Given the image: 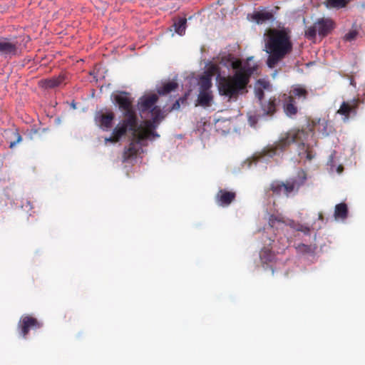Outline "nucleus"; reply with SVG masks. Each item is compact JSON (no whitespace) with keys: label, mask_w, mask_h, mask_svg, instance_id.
I'll use <instances>...</instances> for the list:
<instances>
[{"label":"nucleus","mask_w":365,"mask_h":365,"mask_svg":"<svg viewBox=\"0 0 365 365\" xmlns=\"http://www.w3.org/2000/svg\"><path fill=\"white\" fill-rule=\"evenodd\" d=\"M309 133L303 130H290L282 134L279 138L272 144H269L261 151L255 154V160L259 162H267L276 155L286 151L292 143L297 144V153L301 159L311 160L314 157L313 148L304 141Z\"/></svg>","instance_id":"1"},{"label":"nucleus","mask_w":365,"mask_h":365,"mask_svg":"<svg viewBox=\"0 0 365 365\" xmlns=\"http://www.w3.org/2000/svg\"><path fill=\"white\" fill-rule=\"evenodd\" d=\"M231 66L235 72L232 76L220 78L218 89L220 95L235 101L240 95L247 92V87L255 67L242 66L240 60L232 61Z\"/></svg>","instance_id":"2"},{"label":"nucleus","mask_w":365,"mask_h":365,"mask_svg":"<svg viewBox=\"0 0 365 365\" xmlns=\"http://www.w3.org/2000/svg\"><path fill=\"white\" fill-rule=\"evenodd\" d=\"M293 44L289 33L284 29H269L267 33L264 51L268 53L266 64L274 68L289 54Z\"/></svg>","instance_id":"3"},{"label":"nucleus","mask_w":365,"mask_h":365,"mask_svg":"<svg viewBox=\"0 0 365 365\" xmlns=\"http://www.w3.org/2000/svg\"><path fill=\"white\" fill-rule=\"evenodd\" d=\"M307 179L306 172L301 169L297 171L295 176L289 178L285 181H272L269 185L268 192H271L272 195L277 197H289L298 193L300 187L305 184Z\"/></svg>","instance_id":"4"},{"label":"nucleus","mask_w":365,"mask_h":365,"mask_svg":"<svg viewBox=\"0 0 365 365\" xmlns=\"http://www.w3.org/2000/svg\"><path fill=\"white\" fill-rule=\"evenodd\" d=\"M151 125L152 123L150 121H146L145 127L138 125L133 130H130L132 132L133 139L129 143L128 147L124 150L123 154V161L135 159L138 153L142 151V147L144 145L143 142L145 140L150 137H159L156 132L150 130Z\"/></svg>","instance_id":"5"},{"label":"nucleus","mask_w":365,"mask_h":365,"mask_svg":"<svg viewBox=\"0 0 365 365\" xmlns=\"http://www.w3.org/2000/svg\"><path fill=\"white\" fill-rule=\"evenodd\" d=\"M115 101L118 104L119 108L124 111V119L119 123L134 128L138 125V118L132 106V100L127 96V93L123 92L116 95Z\"/></svg>","instance_id":"6"},{"label":"nucleus","mask_w":365,"mask_h":365,"mask_svg":"<svg viewBox=\"0 0 365 365\" xmlns=\"http://www.w3.org/2000/svg\"><path fill=\"white\" fill-rule=\"evenodd\" d=\"M42 326L41 322L30 315H23L18 323L19 334L24 339L27 338L30 329H40Z\"/></svg>","instance_id":"7"},{"label":"nucleus","mask_w":365,"mask_h":365,"mask_svg":"<svg viewBox=\"0 0 365 365\" xmlns=\"http://www.w3.org/2000/svg\"><path fill=\"white\" fill-rule=\"evenodd\" d=\"M361 101L359 98H354L351 100L343 101L337 113L343 116V120L346 122L351 116H355L357 114L359 106Z\"/></svg>","instance_id":"8"},{"label":"nucleus","mask_w":365,"mask_h":365,"mask_svg":"<svg viewBox=\"0 0 365 365\" xmlns=\"http://www.w3.org/2000/svg\"><path fill=\"white\" fill-rule=\"evenodd\" d=\"M19 53V44L16 38H1L0 53L5 57H11L17 55Z\"/></svg>","instance_id":"9"},{"label":"nucleus","mask_w":365,"mask_h":365,"mask_svg":"<svg viewBox=\"0 0 365 365\" xmlns=\"http://www.w3.org/2000/svg\"><path fill=\"white\" fill-rule=\"evenodd\" d=\"M115 115L112 111L103 113L98 111L95 115L96 123L103 130H108L113 124Z\"/></svg>","instance_id":"10"},{"label":"nucleus","mask_w":365,"mask_h":365,"mask_svg":"<svg viewBox=\"0 0 365 365\" xmlns=\"http://www.w3.org/2000/svg\"><path fill=\"white\" fill-rule=\"evenodd\" d=\"M318 34L321 36H327L335 26L334 21L330 18H320L315 22Z\"/></svg>","instance_id":"11"},{"label":"nucleus","mask_w":365,"mask_h":365,"mask_svg":"<svg viewBox=\"0 0 365 365\" xmlns=\"http://www.w3.org/2000/svg\"><path fill=\"white\" fill-rule=\"evenodd\" d=\"M235 197L236 193L235 192L220 189L215 196V201L218 205L227 207L235 200Z\"/></svg>","instance_id":"12"},{"label":"nucleus","mask_w":365,"mask_h":365,"mask_svg":"<svg viewBox=\"0 0 365 365\" xmlns=\"http://www.w3.org/2000/svg\"><path fill=\"white\" fill-rule=\"evenodd\" d=\"M134 128L128 125H125L123 123L118 124L114 128L112 132V135L105 139L106 142L117 143L120 139L126 134L128 130H133Z\"/></svg>","instance_id":"13"},{"label":"nucleus","mask_w":365,"mask_h":365,"mask_svg":"<svg viewBox=\"0 0 365 365\" xmlns=\"http://www.w3.org/2000/svg\"><path fill=\"white\" fill-rule=\"evenodd\" d=\"M158 100V97L156 94L143 96L140 98L139 110L141 113L150 111L153 107L155 106V103H157Z\"/></svg>","instance_id":"14"},{"label":"nucleus","mask_w":365,"mask_h":365,"mask_svg":"<svg viewBox=\"0 0 365 365\" xmlns=\"http://www.w3.org/2000/svg\"><path fill=\"white\" fill-rule=\"evenodd\" d=\"M260 106L263 115L272 116L277 111V100L274 97L270 98L267 101H261Z\"/></svg>","instance_id":"15"},{"label":"nucleus","mask_w":365,"mask_h":365,"mask_svg":"<svg viewBox=\"0 0 365 365\" xmlns=\"http://www.w3.org/2000/svg\"><path fill=\"white\" fill-rule=\"evenodd\" d=\"M213 95L212 91H200L195 106L207 108L212 106Z\"/></svg>","instance_id":"16"},{"label":"nucleus","mask_w":365,"mask_h":365,"mask_svg":"<svg viewBox=\"0 0 365 365\" xmlns=\"http://www.w3.org/2000/svg\"><path fill=\"white\" fill-rule=\"evenodd\" d=\"M312 123L314 129L322 133L323 136H327L331 132V126L329 125L328 120L324 118L313 120Z\"/></svg>","instance_id":"17"},{"label":"nucleus","mask_w":365,"mask_h":365,"mask_svg":"<svg viewBox=\"0 0 365 365\" xmlns=\"http://www.w3.org/2000/svg\"><path fill=\"white\" fill-rule=\"evenodd\" d=\"M309 92L306 88L302 85L297 84L292 87L289 96H293V98L304 101L307 98Z\"/></svg>","instance_id":"18"},{"label":"nucleus","mask_w":365,"mask_h":365,"mask_svg":"<svg viewBox=\"0 0 365 365\" xmlns=\"http://www.w3.org/2000/svg\"><path fill=\"white\" fill-rule=\"evenodd\" d=\"M284 110L285 113L289 116L295 115L297 113L295 100L293 98V96H288L287 95H284Z\"/></svg>","instance_id":"19"},{"label":"nucleus","mask_w":365,"mask_h":365,"mask_svg":"<svg viewBox=\"0 0 365 365\" xmlns=\"http://www.w3.org/2000/svg\"><path fill=\"white\" fill-rule=\"evenodd\" d=\"M259 257L263 264L268 265L276 261L275 254L268 248H264L260 251Z\"/></svg>","instance_id":"20"},{"label":"nucleus","mask_w":365,"mask_h":365,"mask_svg":"<svg viewBox=\"0 0 365 365\" xmlns=\"http://www.w3.org/2000/svg\"><path fill=\"white\" fill-rule=\"evenodd\" d=\"M64 81V76L59 75L51 78H47L41 81L42 86L45 88H54L60 86Z\"/></svg>","instance_id":"21"},{"label":"nucleus","mask_w":365,"mask_h":365,"mask_svg":"<svg viewBox=\"0 0 365 365\" xmlns=\"http://www.w3.org/2000/svg\"><path fill=\"white\" fill-rule=\"evenodd\" d=\"M178 87V83L175 81H169L163 84L162 86L158 88V93L160 96L169 94L174 91Z\"/></svg>","instance_id":"22"},{"label":"nucleus","mask_w":365,"mask_h":365,"mask_svg":"<svg viewBox=\"0 0 365 365\" xmlns=\"http://www.w3.org/2000/svg\"><path fill=\"white\" fill-rule=\"evenodd\" d=\"M348 215V207L346 204L341 202L337 204L334 209V217L336 220H344Z\"/></svg>","instance_id":"23"},{"label":"nucleus","mask_w":365,"mask_h":365,"mask_svg":"<svg viewBox=\"0 0 365 365\" xmlns=\"http://www.w3.org/2000/svg\"><path fill=\"white\" fill-rule=\"evenodd\" d=\"M149 112L150 113L152 118V120H149L152 123L150 129V130L154 131L153 130L155 128V123H158V120L163 118L162 111L160 107L155 106ZM146 121L147 120L144 121L145 125Z\"/></svg>","instance_id":"24"},{"label":"nucleus","mask_w":365,"mask_h":365,"mask_svg":"<svg viewBox=\"0 0 365 365\" xmlns=\"http://www.w3.org/2000/svg\"><path fill=\"white\" fill-rule=\"evenodd\" d=\"M349 0H325L324 2L327 9H340L346 6Z\"/></svg>","instance_id":"25"},{"label":"nucleus","mask_w":365,"mask_h":365,"mask_svg":"<svg viewBox=\"0 0 365 365\" xmlns=\"http://www.w3.org/2000/svg\"><path fill=\"white\" fill-rule=\"evenodd\" d=\"M187 26V19L185 18H179L178 19L175 20L173 23V26L174 27L175 31L180 35L182 36L185 33Z\"/></svg>","instance_id":"26"},{"label":"nucleus","mask_w":365,"mask_h":365,"mask_svg":"<svg viewBox=\"0 0 365 365\" xmlns=\"http://www.w3.org/2000/svg\"><path fill=\"white\" fill-rule=\"evenodd\" d=\"M253 18L259 24L272 19L273 14L269 11H257L254 14Z\"/></svg>","instance_id":"27"},{"label":"nucleus","mask_w":365,"mask_h":365,"mask_svg":"<svg viewBox=\"0 0 365 365\" xmlns=\"http://www.w3.org/2000/svg\"><path fill=\"white\" fill-rule=\"evenodd\" d=\"M212 87L211 78L210 76H203L200 81V91H211Z\"/></svg>","instance_id":"28"},{"label":"nucleus","mask_w":365,"mask_h":365,"mask_svg":"<svg viewBox=\"0 0 365 365\" xmlns=\"http://www.w3.org/2000/svg\"><path fill=\"white\" fill-rule=\"evenodd\" d=\"M284 220L282 217H281L279 215H270L269 219V225L271 227H273L277 226V225L284 224Z\"/></svg>","instance_id":"29"},{"label":"nucleus","mask_w":365,"mask_h":365,"mask_svg":"<svg viewBox=\"0 0 365 365\" xmlns=\"http://www.w3.org/2000/svg\"><path fill=\"white\" fill-rule=\"evenodd\" d=\"M317 33H318L317 27L314 23L313 26H309L305 31V36L309 39H313L316 37Z\"/></svg>","instance_id":"30"},{"label":"nucleus","mask_w":365,"mask_h":365,"mask_svg":"<svg viewBox=\"0 0 365 365\" xmlns=\"http://www.w3.org/2000/svg\"><path fill=\"white\" fill-rule=\"evenodd\" d=\"M220 73V68L216 64H212L210 65L207 71H206V76H210L211 78L212 76H215V74Z\"/></svg>","instance_id":"31"},{"label":"nucleus","mask_w":365,"mask_h":365,"mask_svg":"<svg viewBox=\"0 0 365 365\" xmlns=\"http://www.w3.org/2000/svg\"><path fill=\"white\" fill-rule=\"evenodd\" d=\"M297 250L299 252L302 253H311L314 251L313 247L311 245H307L304 244H300L297 247Z\"/></svg>","instance_id":"32"},{"label":"nucleus","mask_w":365,"mask_h":365,"mask_svg":"<svg viewBox=\"0 0 365 365\" xmlns=\"http://www.w3.org/2000/svg\"><path fill=\"white\" fill-rule=\"evenodd\" d=\"M187 96L188 94L186 93L183 97L179 98L178 100H177L173 105V107H172V109L173 110H177V109H179L180 107V102L182 103H186L187 101Z\"/></svg>","instance_id":"33"},{"label":"nucleus","mask_w":365,"mask_h":365,"mask_svg":"<svg viewBox=\"0 0 365 365\" xmlns=\"http://www.w3.org/2000/svg\"><path fill=\"white\" fill-rule=\"evenodd\" d=\"M358 32L356 30H351L344 36V39L347 41H351L356 38Z\"/></svg>","instance_id":"34"},{"label":"nucleus","mask_w":365,"mask_h":365,"mask_svg":"<svg viewBox=\"0 0 365 365\" xmlns=\"http://www.w3.org/2000/svg\"><path fill=\"white\" fill-rule=\"evenodd\" d=\"M255 96L258 98V100L260 102L264 101L263 98H264V90L262 89V88H260L257 86V87H256L255 89Z\"/></svg>","instance_id":"35"},{"label":"nucleus","mask_w":365,"mask_h":365,"mask_svg":"<svg viewBox=\"0 0 365 365\" xmlns=\"http://www.w3.org/2000/svg\"><path fill=\"white\" fill-rule=\"evenodd\" d=\"M257 86L260 88H262L263 90H269L271 87L269 82L263 79H259L257 81Z\"/></svg>","instance_id":"36"},{"label":"nucleus","mask_w":365,"mask_h":365,"mask_svg":"<svg viewBox=\"0 0 365 365\" xmlns=\"http://www.w3.org/2000/svg\"><path fill=\"white\" fill-rule=\"evenodd\" d=\"M297 230L300 231V232H304L306 235H309V232H310V228L309 227H307V226H305V225H300L297 228Z\"/></svg>","instance_id":"37"},{"label":"nucleus","mask_w":365,"mask_h":365,"mask_svg":"<svg viewBox=\"0 0 365 365\" xmlns=\"http://www.w3.org/2000/svg\"><path fill=\"white\" fill-rule=\"evenodd\" d=\"M16 136H17V140H16V141L11 142V143H10L9 147H10L11 148H12L13 147H14V146H15V145H16L17 143H19V142H20V141L21 140V135H20L19 133H16Z\"/></svg>","instance_id":"38"},{"label":"nucleus","mask_w":365,"mask_h":365,"mask_svg":"<svg viewBox=\"0 0 365 365\" xmlns=\"http://www.w3.org/2000/svg\"><path fill=\"white\" fill-rule=\"evenodd\" d=\"M249 122L252 126H255V125L257 123V119L255 116H250L249 117Z\"/></svg>","instance_id":"39"},{"label":"nucleus","mask_w":365,"mask_h":365,"mask_svg":"<svg viewBox=\"0 0 365 365\" xmlns=\"http://www.w3.org/2000/svg\"><path fill=\"white\" fill-rule=\"evenodd\" d=\"M318 219H319V220L323 221V220H324V216H323V214H322V212H319V215H318Z\"/></svg>","instance_id":"40"},{"label":"nucleus","mask_w":365,"mask_h":365,"mask_svg":"<svg viewBox=\"0 0 365 365\" xmlns=\"http://www.w3.org/2000/svg\"><path fill=\"white\" fill-rule=\"evenodd\" d=\"M337 170L339 173H341L343 170V167L341 165L339 166Z\"/></svg>","instance_id":"41"},{"label":"nucleus","mask_w":365,"mask_h":365,"mask_svg":"<svg viewBox=\"0 0 365 365\" xmlns=\"http://www.w3.org/2000/svg\"><path fill=\"white\" fill-rule=\"evenodd\" d=\"M272 274H274V269L272 267Z\"/></svg>","instance_id":"42"}]
</instances>
